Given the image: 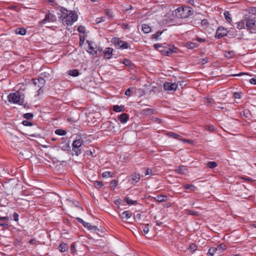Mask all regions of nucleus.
<instances>
[{
    "label": "nucleus",
    "mask_w": 256,
    "mask_h": 256,
    "mask_svg": "<svg viewBox=\"0 0 256 256\" xmlns=\"http://www.w3.org/2000/svg\"><path fill=\"white\" fill-rule=\"evenodd\" d=\"M183 187L185 189L186 192H194L196 190V188L193 184H184Z\"/></svg>",
    "instance_id": "obj_14"
},
{
    "label": "nucleus",
    "mask_w": 256,
    "mask_h": 256,
    "mask_svg": "<svg viewBox=\"0 0 256 256\" xmlns=\"http://www.w3.org/2000/svg\"><path fill=\"white\" fill-rule=\"evenodd\" d=\"M76 220L77 221L82 224V225L84 227L88 230H94V231H96V230H98V228L96 226H92L89 222H86L84 221L82 218H76Z\"/></svg>",
    "instance_id": "obj_8"
},
{
    "label": "nucleus",
    "mask_w": 256,
    "mask_h": 256,
    "mask_svg": "<svg viewBox=\"0 0 256 256\" xmlns=\"http://www.w3.org/2000/svg\"><path fill=\"white\" fill-rule=\"evenodd\" d=\"M105 14L110 19H112L114 16V14L112 12V11L110 9H106L104 11Z\"/></svg>",
    "instance_id": "obj_26"
},
{
    "label": "nucleus",
    "mask_w": 256,
    "mask_h": 256,
    "mask_svg": "<svg viewBox=\"0 0 256 256\" xmlns=\"http://www.w3.org/2000/svg\"><path fill=\"white\" fill-rule=\"evenodd\" d=\"M102 176L104 178H112L113 176L112 174L110 172H104L102 173Z\"/></svg>",
    "instance_id": "obj_36"
},
{
    "label": "nucleus",
    "mask_w": 256,
    "mask_h": 256,
    "mask_svg": "<svg viewBox=\"0 0 256 256\" xmlns=\"http://www.w3.org/2000/svg\"><path fill=\"white\" fill-rule=\"evenodd\" d=\"M186 47L188 49H193L198 46V44L194 42H188L186 44Z\"/></svg>",
    "instance_id": "obj_33"
},
{
    "label": "nucleus",
    "mask_w": 256,
    "mask_h": 256,
    "mask_svg": "<svg viewBox=\"0 0 256 256\" xmlns=\"http://www.w3.org/2000/svg\"><path fill=\"white\" fill-rule=\"evenodd\" d=\"M94 185L96 188H100L103 186L102 183L100 181H96Z\"/></svg>",
    "instance_id": "obj_46"
},
{
    "label": "nucleus",
    "mask_w": 256,
    "mask_h": 256,
    "mask_svg": "<svg viewBox=\"0 0 256 256\" xmlns=\"http://www.w3.org/2000/svg\"><path fill=\"white\" fill-rule=\"evenodd\" d=\"M38 80V82L40 84H38V87L40 88V89L38 90V92H39L41 88H42V87L45 84V83H46V80H45L42 78V77H40V78H38L37 79Z\"/></svg>",
    "instance_id": "obj_22"
},
{
    "label": "nucleus",
    "mask_w": 256,
    "mask_h": 256,
    "mask_svg": "<svg viewBox=\"0 0 256 256\" xmlns=\"http://www.w3.org/2000/svg\"><path fill=\"white\" fill-rule=\"evenodd\" d=\"M112 109L114 111L117 112H123L124 110V106L114 105V106Z\"/></svg>",
    "instance_id": "obj_24"
},
{
    "label": "nucleus",
    "mask_w": 256,
    "mask_h": 256,
    "mask_svg": "<svg viewBox=\"0 0 256 256\" xmlns=\"http://www.w3.org/2000/svg\"><path fill=\"white\" fill-rule=\"evenodd\" d=\"M56 16H54L52 13L48 12L46 13L45 15V17L44 19H43L41 22L40 24H44L48 22H54L56 21Z\"/></svg>",
    "instance_id": "obj_7"
},
{
    "label": "nucleus",
    "mask_w": 256,
    "mask_h": 256,
    "mask_svg": "<svg viewBox=\"0 0 256 256\" xmlns=\"http://www.w3.org/2000/svg\"><path fill=\"white\" fill-rule=\"evenodd\" d=\"M132 213L130 210H126L122 213H119L120 216L123 220L128 219L132 216Z\"/></svg>",
    "instance_id": "obj_11"
},
{
    "label": "nucleus",
    "mask_w": 256,
    "mask_h": 256,
    "mask_svg": "<svg viewBox=\"0 0 256 256\" xmlns=\"http://www.w3.org/2000/svg\"><path fill=\"white\" fill-rule=\"evenodd\" d=\"M200 60V62H202V64H206V63H207V62H208V58H201V59Z\"/></svg>",
    "instance_id": "obj_59"
},
{
    "label": "nucleus",
    "mask_w": 256,
    "mask_h": 256,
    "mask_svg": "<svg viewBox=\"0 0 256 256\" xmlns=\"http://www.w3.org/2000/svg\"><path fill=\"white\" fill-rule=\"evenodd\" d=\"M72 150L74 152V154L76 156H78L82 153V148L80 147H78V148H72Z\"/></svg>",
    "instance_id": "obj_37"
},
{
    "label": "nucleus",
    "mask_w": 256,
    "mask_h": 256,
    "mask_svg": "<svg viewBox=\"0 0 256 256\" xmlns=\"http://www.w3.org/2000/svg\"><path fill=\"white\" fill-rule=\"evenodd\" d=\"M167 135L168 136L172 138H176V139H178V140H181V139L180 138V135L174 133V132H170L168 133ZM182 140L188 142V143H190L191 142V140H186L182 139Z\"/></svg>",
    "instance_id": "obj_15"
},
{
    "label": "nucleus",
    "mask_w": 256,
    "mask_h": 256,
    "mask_svg": "<svg viewBox=\"0 0 256 256\" xmlns=\"http://www.w3.org/2000/svg\"><path fill=\"white\" fill-rule=\"evenodd\" d=\"M68 246L65 243H62L58 246V249L61 252H66L68 250Z\"/></svg>",
    "instance_id": "obj_23"
},
{
    "label": "nucleus",
    "mask_w": 256,
    "mask_h": 256,
    "mask_svg": "<svg viewBox=\"0 0 256 256\" xmlns=\"http://www.w3.org/2000/svg\"><path fill=\"white\" fill-rule=\"evenodd\" d=\"M23 117L26 120H30L33 118V114L32 113H26L24 114Z\"/></svg>",
    "instance_id": "obj_45"
},
{
    "label": "nucleus",
    "mask_w": 256,
    "mask_h": 256,
    "mask_svg": "<svg viewBox=\"0 0 256 256\" xmlns=\"http://www.w3.org/2000/svg\"><path fill=\"white\" fill-rule=\"evenodd\" d=\"M187 170V169L186 168V166L183 165L176 166L175 169L174 171L180 174H184Z\"/></svg>",
    "instance_id": "obj_12"
},
{
    "label": "nucleus",
    "mask_w": 256,
    "mask_h": 256,
    "mask_svg": "<svg viewBox=\"0 0 256 256\" xmlns=\"http://www.w3.org/2000/svg\"><path fill=\"white\" fill-rule=\"evenodd\" d=\"M118 182L116 180H112L110 183V186L112 190H114L118 185Z\"/></svg>",
    "instance_id": "obj_38"
},
{
    "label": "nucleus",
    "mask_w": 256,
    "mask_h": 256,
    "mask_svg": "<svg viewBox=\"0 0 256 256\" xmlns=\"http://www.w3.org/2000/svg\"><path fill=\"white\" fill-rule=\"evenodd\" d=\"M248 12L249 13V15L250 14L252 15H254L256 14V7H251L248 8Z\"/></svg>",
    "instance_id": "obj_39"
},
{
    "label": "nucleus",
    "mask_w": 256,
    "mask_h": 256,
    "mask_svg": "<svg viewBox=\"0 0 256 256\" xmlns=\"http://www.w3.org/2000/svg\"><path fill=\"white\" fill-rule=\"evenodd\" d=\"M244 17L246 30H248L250 32L252 33V30H255L256 28V18H252V16L246 14H245Z\"/></svg>",
    "instance_id": "obj_3"
},
{
    "label": "nucleus",
    "mask_w": 256,
    "mask_h": 256,
    "mask_svg": "<svg viewBox=\"0 0 256 256\" xmlns=\"http://www.w3.org/2000/svg\"><path fill=\"white\" fill-rule=\"evenodd\" d=\"M201 24L202 26H206L208 25V22L207 20L204 19L201 20Z\"/></svg>",
    "instance_id": "obj_52"
},
{
    "label": "nucleus",
    "mask_w": 256,
    "mask_h": 256,
    "mask_svg": "<svg viewBox=\"0 0 256 256\" xmlns=\"http://www.w3.org/2000/svg\"><path fill=\"white\" fill-rule=\"evenodd\" d=\"M206 166L208 168H214L218 166V164L215 162H209L206 164Z\"/></svg>",
    "instance_id": "obj_32"
},
{
    "label": "nucleus",
    "mask_w": 256,
    "mask_h": 256,
    "mask_svg": "<svg viewBox=\"0 0 256 256\" xmlns=\"http://www.w3.org/2000/svg\"><path fill=\"white\" fill-rule=\"evenodd\" d=\"M140 180V175L137 174H132L129 180L130 182H132V184H136Z\"/></svg>",
    "instance_id": "obj_16"
},
{
    "label": "nucleus",
    "mask_w": 256,
    "mask_h": 256,
    "mask_svg": "<svg viewBox=\"0 0 256 256\" xmlns=\"http://www.w3.org/2000/svg\"><path fill=\"white\" fill-rule=\"evenodd\" d=\"M60 11L62 13L61 18L64 26H71L78 20V15L76 11L68 10L62 7Z\"/></svg>",
    "instance_id": "obj_1"
},
{
    "label": "nucleus",
    "mask_w": 256,
    "mask_h": 256,
    "mask_svg": "<svg viewBox=\"0 0 256 256\" xmlns=\"http://www.w3.org/2000/svg\"><path fill=\"white\" fill-rule=\"evenodd\" d=\"M87 42L88 44L90 50H92L91 52H93L94 50V48L91 45L92 42H89V41H87Z\"/></svg>",
    "instance_id": "obj_58"
},
{
    "label": "nucleus",
    "mask_w": 256,
    "mask_h": 256,
    "mask_svg": "<svg viewBox=\"0 0 256 256\" xmlns=\"http://www.w3.org/2000/svg\"><path fill=\"white\" fill-rule=\"evenodd\" d=\"M82 143V140L80 139L76 140L73 142L72 146L74 148H76H76L78 147L81 148Z\"/></svg>",
    "instance_id": "obj_19"
},
{
    "label": "nucleus",
    "mask_w": 256,
    "mask_h": 256,
    "mask_svg": "<svg viewBox=\"0 0 256 256\" xmlns=\"http://www.w3.org/2000/svg\"><path fill=\"white\" fill-rule=\"evenodd\" d=\"M22 124L25 126H32L33 125V124L32 122H30L28 120H24Z\"/></svg>",
    "instance_id": "obj_48"
},
{
    "label": "nucleus",
    "mask_w": 256,
    "mask_h": 256,
    "mask_svg": "<svg viewBox=\"0 0 256 256\" xmlns=\"http://www.w3.org/2000/svg\"><path fill=\"white\" fill-rule=\"evenodd\" d=\"M232 76H248V74L247 73L240 72L238 74H232Z\"/></svg>",
    "instance_id": "obj_49"
},
{
    "label": "nucleus",
    "mask_w": 256,
    "mask_h": 256,
    "mask_svg": "<svg viewBox=\"0 0 256 256\" xmlns=\"http://www.w3.org/2000/svg\"><path fill=\"white\" fill-rule=\"evenodd\" d=\"M70 250L72 252H74L76 251V247L74 244H72L70 246Z\"/></svg>",
    "instance_id": "obj_64"
},
{
    "label": "nucleus",
    "mask_w": 256,
    "mask_h": 256,
    "mask_svg": "<svg viewBox=\"0 0 256 256\" xmlns=\"http://www.w3.org/2000/svg\"><path fill=\"white\" fill-rule=\"evenodd\" d=\"M168 196L165 195H159L154 198L156 200L160 202H162L166 201Z\"/></svg>",
    "instance_id": "obj_20"
},
{
    "label": "nucleus",
    "mask_w": 256,
    "mask_h": 256,
    "mask_svg": "<svg viewBox=\"0 0 256 256\" xmlns=\"http://www.w3.org/2000/svg\"><path fill=\"white\" fill-rule=\"evenodd\" d=\"M78 31L80 33L84 34L85 32V28L83 26H80L78 28Z\"/></svg>",
    "instance_id": "obj_50"
},
{
    "label": "nucleus",
    "mask_w": 256,
    "mask_h": 256,
    "mask_svg": "<svg viewBox=\"0 0 256 256\" xmlns=\"http://www.w3.org/2000/svg\"><path fill=\"white\" fill-rule=\"evenodd\" d=\"M68 74L72 76H77L80 73L78 70H70L68 72Z\"/></svg>",
    "instance_id": "obj_30"
},
{
    "label": "nucleus",
    "mask_w": 256,
    "mask_h": 256,
    "mask_svg": "<svg viewBox=\"0 0 256 256\" xmlns=\"http://www.w3.org/2000/svg\"><path fill=\"white\" fill-rule=\"evenodd\" d=\"M188 212L189 214L194 215V216L198 215V214H197L198 212H194V210H190L188 211Z\"/></svg>",
    "instance_id": "obj_60"
},
{
    "label": "nucleus",
    "mask_w": 256,
    "mask_h": 256,
    "mask_svg": "<svg viewBox=\"0 0 256 256\" xmlns=\"http://www.w3.org/2000/svg\"><path fill=\"white\" fill-rule=\"evenodd\" d=\"M8 99L10 102L22 104L20 102V96L18 92L10 94L8 96Z\"/></svg>",
    "instance_id": "obj_4"
},
{
    "label": "nucleus",
    "mask_w": 256,
    "mask_h": 256,
    "mask_svg": "<svg viewBox=\"0 0 256 256\" xmlns=\"http://www.w3.org/2000/svg\"><path fill=\"white\" fill-rule=\"evenodd\" d=\"M142 30L146 34L150 32L151 31V28L146 24L142 25Z\"/></svg>",
    "instance_id": "obj_27"
},
{
    "label": "nucleus",
    "mask_w": 256,
    "mask_h": 256,
    "mask_svg": "<svg viewBox=\"0 0 256 256\" xmlns=\"http://www.w3.org/2000/svg\"><path fill=\"white\" fill-rule=\"evenodd\" d=\"M160 51L164 55L170 56L173 53H176V48L172 46H162Z\"/></svg>",
    "instance_id": "obj_6"
},
{
    "label": "nucleus",
    "mask_w": 256,
    "mask_h": 256,
    "mask_svg": "<svg viewBox=\"0 0 256 256\" xmlns=\"http://www.w3.org/2000/svg\"><path fill=\"white\" fill-rule=\"evenodd\" d=\"M216 251L217 250L216 248L210 247L208 250V254L210 256H213Z\"/></svg>",
    "instance_id": "obj_35"
},
{
    "label": "nucleus",
    "mask_w": 256,
    "mask_h": 256,
    "mask_svg": "<svg viewBox=\"0 0 256 256\" xmlns=\"http://www.w3.org/2000/svg\"><path fill=\"white\" fill-rule=\"evenodd\" d=\"M122 64H124V65L126 66H131L133 65V64L131 62V61L130 60H128V59H126V58H125V59L123 60Z\"/></svg>",
    "instance_id": "obj_40"
},
{
    "label": "nucleus",
    "mask_w": 256,
    "mask_h": 256,
    "mask_svg": "<svg viewBox=\"0 0 256 256\" xmlns=\"http://www.w3.org/2000/svg\"><path fill=\"white\" fill-rule=\"evenodd\" d=\"M18 214L17 212H14L13 214V218L15 221L18 222Z\"/></svg>",
    "instance_id": "obj_53"
},
{
    "label": "nucleus",
    "mask_w": 256,
    "mask_h": 256,
    "mask_svg": "<svg viewBox=\"0 0 256 256\" xmlns=\"http://www.w3.org/2000/svg\"><path fill=\"white\" fill-rule=\"evenodd\" d=\"M249 81L250 82V84H256V77L250 79Z\"/></svg>",
    "instance_id": "obj_56"
},
{
    "label": "nucleus",
    "mask_w": 256,
    "mask_h": 256,
    "mask_svg": "<svg viewBox=\"0 0 256 256\" xmlns=\"http://www.w3.org/2000/svg\"><path fill=\"white\" fill-rule=\"evenodd\" d=\"M145 176L152 174V170L150 168H148L144 173Z\"/></svg>",
    "instance_id": "obj_51"
},
{
    "label": "nucleus",
    "mask_w": 256,
    "mask_h": 256,
    "mask_svg": "<svg viewBox=\"0 0 256 256\" xmlns=\"http://www.w3.org/2000/svg\"><path fill=\"white\" fill-rule=\"evenodd\" d=\"M224 15L226 20L228 21V22L230 23L232 21L231 18V14L228 11H225L224 13Z\"/></svg>",
    "instance_id": "obj_25"
},
{
    "label": "nucleus",
    "mask_w": 256,
    "mask_h": 256,
    "mask_svg": "<svg viewBox=\"0 0 256 256\" xmlns=\"http://www.w3.org/2000/svg\"><path fill=\"white\" fill-rule=\"evenodd\" d=\"M55 134L59 135V136H64L66 135V132L62 130L61 129H58L56 130L54 132Z\"/></svg>",
    "instance_id": "obj_34"
},
{
    "label": "nucleus",
    "mask_w": 256,
    "mask_h": 256,
    "mask_svg": "<svg viewBox=\"0 0 256 256\" xmlns=\"http://www.w3.org/2000/svg\"><path fill=\"white\" fill-rule=\"evenodd\" d=\"M9 220L8 216H0V220L8 221Z\"/></svg>",
    "instance_id": "obj_61"
},
{
    "label": "nucleus",
    "mask_w": 256,
    "mask_h": 256,
    "mask_svg": "<svg viewBox=\"0 0 256 256\" xmlns=\"http://www.w3.org/2000/svg\"><path fill=\"white\" fill-rule=\"evenodd\" d=\"M113 49L110 48H106V50L104 52V56L105 58L110 59L112 57V54Z\"/></svg>",
    "instance_id": "obj_17"
},
{
    "label": "nucleus",
    "mask_w": 256,
    "mask_h": 256,
    "mask_svg": "<svg viewBox=\"0 0 256 256\" xmlns=\"http://www.w3.org/2000/svg\"><path fill=\"white\" fill-rule=\"evenodd\" d=\"M124 200L129 205H136L138 204L136 200L130 199L128 195L125 197Z\"/></svg>",
    "instance_id": "obj_18"
},
{
    "label": "nucleus",
    "mask_w": 256,
    "mask_h": 256,
    "mask_svg": "<svg viewBox=\"0 0 256 256\" xmlns=\"http://www.w3.org/2000/svg\"><path fill=\"white\" fill-rule=\"evenodd\" d=\"M0 226L4 228H8L9 226L7 223L2 222L0 223Z\"/></svg>",
    "instance_id": "obj_54"
},
{
    "label": "nucleus",
    "mask_w": 256,
    "mask_h": 256,
    "mask_svg": "<svg viewBox=\"0 0 256 256\" xmlns=\"http://www.w3.org/2000/svg\"><path fill=\"white\" fill-rule=\"evenodd\" d=\"M118 118L121 123H126L129 118V116L127 114L123 113L118 116Z\"/></svg>",
    "instance_id": "obj_13"
},
{
    "label": "nucleus",
    "mask_w": 256,
    "mask_h": 256,
    "mask_svg": "<svg viewBox=\"0 0 256 256\" xmlns=\"http://www.w3.org/2000/svg\"><path fill=\"white\" fill-rule=\"evenodd\" d=\"M178 87V84L175 83H171L170 82H166L164 84V88L165 90L176 91Z\"/></svg>",
    "instance_id": "obj_10"
},
{
    "label": "nucleus",
    "mask_w": 256,
    "mask_h": 256,
    "mask_svg": "<svg viewBox=\"0 0 256 256\" xmlns=\"http://www.w3.org/2000/svg\"><path fill=\"white\" fill-rule=\"evenodd\" d=\"M15 32L16 34L24 36L26 34V32L24 28H17L16 29Z\"/></svg>",
    "instance_id": "obj_29"
},
{
    "label": "nucleus",
    "mask_w": 256,
    "mask_h": 256,
    "mask_svg": "<svg viewBox=\"0 0 256 256\" xmlns=\"http://www.w3.org/2000/svg\"><path fill=\"white\" fill-rule=\"evenodd\" d=\"M226 29L224 27L219 26L216 31V38L220 39L227 35Z\"/></svg>",
    "instance_id": "obj_9"
},
{
    "label": "nucleus",
    "mask_w": 256,
    "mask_h": 256,
    "mask_svg": "<svg viewBox=\"0 0 256 256\" xmlns=\"http://www.w3.org/2000/svg\"><path fill=\"white\" fill-rule=\"evenodd\" d=\"M154 110V109L146 108L142 110V112L144 114H153Z\"/></svg>",
    "instance_id": "obj_41"
},
{
    "label": "nucleus",
    "mask_w": 256,
    "mask_h": 256,
    "mask_svg": "<svg viewBox=\"0 0 256 256\" xmlns=\"http://www.w3.org/2000/svg\"><path fill=\"white\" fill-rule=\"evenodd\" d=\"M131 89L130 88H128L125 92V95L127 96H130Z\"/></svg>",
    "instance_id": "obj_57"
},
{
    "label": "nucleus",
    "mask_w": 256,
    "mask_h": 256,
    "mask_svg": "<svg viewBox=\"0 0 256 256\" xmlns=\"http://www.w3.org/2000/svg\"><path fill=\"white\" fill-rule=\"evenodd\" d=\"M105 19H106V18L104 16L99 17V18H97L96 19L95 22H96V24H98L102 22H105Z\"/></svg>",
    "instance_id": "obj_43"
},
{
    "label": "nucleus",
    "mask_w": 256,
    "mask_h": 256,
    "mask_svg": "<svg viewBox=\"0 0 256 256\" xmlns=\"http://www.w3.org/2000/svg\"><path fill=\"white\" fill-rule=\"evenodd\" d=\"M196 40L200 42H205L206 40V38H196Z\"/></svg>",
    "instance_id": "obj_55"
},
{
    "label": "nucleus",
    "mask_w": 256,
    "mask_h": 256,
    "mask_svg": "<svg viewBox=\"0 0 256 256\" xmlns=\"http://www.w3.org/2000/svg\"><path fill=\"white\" fill-rule=\"evenodd\" d=\"M141 226L144 234H147L150 230L148 224H142Z\"/></svg>",
    "instance_id": "obj_28"
},
{
    "label": "nucleus",
    "mask_w": 256,
    "mask_h": 256,
    "mask_svg": "<svg viewBox=\"0 0 256 256\" xmlns=\"http://www.w3.org/2000/svg\"><path fill=\"white\" fill-rule=\"evenodd\" d=\"M102 50V49L101 50H94L93 52H88L90 54L95 55L96 56H98L100 55V54L101 52V51Z\"/></svg>",
    "instance_id": "obj_44"
},
{
    "label": "nucleus",
    "mask_w": 256,
    "mask_h": 256,
    "mask_svg": "<svg viewBox=\"0 0 256 256\" xmlns=\"http://www.w3.org/2000/svg\"><path fill=\"white\" fill-rule=\"evenodd\" d=\"M162 31L158 30L155 34H153L152 37L156 40H158V37L162 34Z\"/></svg>",
    "instance_id": "obj_42"
},
{
    "label": "nucleus",
    "mask_w": 256,
    "mask_h": 256,
    "mask_svg": "<svg viewBox=\"0 0 256 256\" xmlns=\"http://www.w3.org/2000/svg\"><path fill=\"white\" fill-rule=\"evenodd\" d=\"M32 83L35 86H38V84H40L38 82V80L37 79H33L32 80Z\"/></svg>",
    "instance_id": "obj_62"
},
{
    "label": "nucleus",
    "mask_w": 256,
    "mask_h": 256,
    "mask_svg": "<svg viewBox=\"0 0 256 256\" xmlns=\"http://www.w3.org/2000/svg\"><path fill=\"white\" fill-rule=\"evenodd\" d=\"M113 42L115 46L122 49H127L130 47V44L126 42L122 41L118 38H114Z\"/></svg>",
    "instance_id": "obj_5"
},
{
    "label": "nucleus",
    "mask_w": 256,
    "mask_h": 256,
    "mask_svg": "<svg viewBox=\"0 0 256 256\" xmlns=\"http://www.w3.org/2000/svg\"><path fill=\"white\" fill-rule=\"evenodd\" d=\"M236 28L239 30L246 28L244 18L243 20H241L240 22H238L237 23Z\"/></svg>",
    "instance_id": "obj_21"
},
{
    "label": "nucleus",
    "mask_w": 256,
    "mask_h": 256,
    "mask_svg": "<svg viewBox=\"0 0 256 256\" xmlns=\"http://www.w3.org/2000/svg\"><path fill=\"white\" fill-rule=\"evenodd\" d=\"M196 248L197 246L194 244H191L189 246V249L192 252L195 251Z\"/></svg>",
    "instance_id": "obj_47"
},
{
    "label": "nucleus",
    "mask_w": 256,
    "mask_h": 256,
    "mask_svg": "<svg viewBox=\"0 0 256 256\" xmlns=\"http://www.w3.org/2000/svg\"><path fill=\"white\" fill-rule=\"evenodd\" d=\"M216 248L217 251L218 250V251H219L220 252H221L222 251H224V250H226V245H225L223 244H218Z\"/></svg>",
    "instance_id": "obj_31"
},
{
    "label": "nucleus",
    "mask_w": 256,
    "mask_h": 256,
    "mask_svg": "<svg viewBox=\"0 0 256 256\" xmlns=\"http://www.w3.org/2000/svg\"><path fill=\"white\" fill-rule=\"evenodd\" d=\"M242 178L244 180L248 181V182H252L254 181V180L252 178H249L244 177Z\"/></svg>",
    "instance_id": "obj_63"
},
{
    "label": "nucleus",
    "mask_w": 256,
    "mask_h": 256,
    "mask_svg": "<svg viewBox=\"0 0 256 256\" xmlns=\"http://www.w3.org/2000/svg\"><path fill=\"white\" fill-rule=\"evenodd\" d=\"M193 10L192 8L188 6L179 7L172 12L174 16L178 18H185L192 15Z\"/></svg>",
    "instance_id": "obj_2"
}]
</instances>
